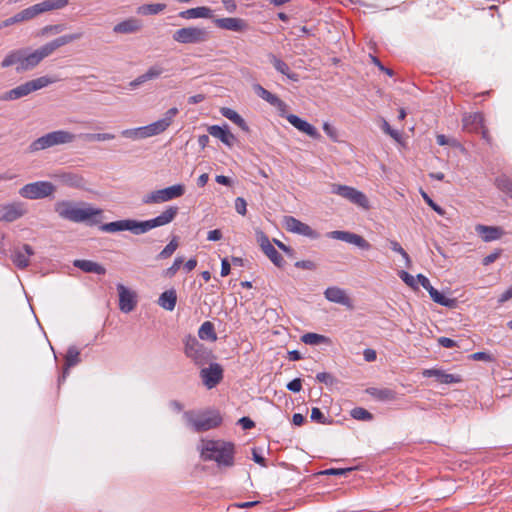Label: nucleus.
I'll list each match as a JSON object with an SVG mask.
<instances>
[{"label":"nucleus","instance_id":"nucleus-1","mask_svg":"<svg viewBox=\"0 0 512 512\" xmlns=\"http://www.w3.org/2000/svg\"><path fill=\"white\" fill-rule=\"evenodd\" d=\"M55 212L62 219L75 223L91 222L97 223V217L102 215V209L93 207L88 203H74L69 200H61L54 205Z\"/></svg>","mask_w":512,"mask_h":512},{"label":"nucleus","instance_id":"nucleus-2","mask_svg":"<svg viewBox=\"0 0 512 512\" xmlns=\"http://www.w3.org/2000/svg\"><path fill=\"white\" fill-rule=\"evenodd\" d=\"M198 450L202 460L215 461L219 467H231L234 464V445L230 442L202 439Z\"/></svg>","mask_w":512,"mask_h":512},{"label":"nucleus","instance_id":"nucleus-3","mask_svg":"<svg viewBox=\"0 0 512 512\" xmlns=\"http://www.w3.org/2000/svg\"><path fill=\"white\" fill-rule=\"evenodd\" d=\"M178 112L176 107L170 108L165 112L163 118L146 126L125 129L121 132V135L131 140H141L160 135L171 126Z\"/></svg>","mask_w":512,"mask_h":512},{"label":"nucleus","instance_id":"nucleus-4","mask_svg":"<svg viewBox=\"0 0 512 512\" xmlns=\"http://www.w3.org/2000/svg\"><path fill=\"white\" fill-rule=\"evenodd\" d=\"M82 37V33H74L60 36L35 50L26 49L25 67L26 71L35 68L43 59L50 56L58 48L69 44Z\"/></svg>","mask_w":512,"mask_h":512},{"label":"nucleus","instance_id":"nucleus-5","mask_svg":"<svg viewBox=\"0 0 512 512\" xmlns=\"http://www.w3.org/2000/svg\"><path fill=\"white\" fill-rule=\"evenodd\" d=\"M186 426L194 432H205L220 425L221 417L213 411H186L183 414Z\"/></svg>","mask_w":512,"mask_h":512},{"label":"nucleus","instance_id":"nucleus-6","mask_svg":"<svg viewBox=\"0 0 512 512\" xmlns=\"http://www.w3.org/2000/svg\"><path fill=\"white\" fill-rule=\"evenodd\" d=\"M77 138V135L67 130H55L49 132L29 145L30 152H37L45 150L58 145H65L73 143Z\"/></svg>","mask_w":512,"mask_h":512},{"label":"nucleus","instance_id":"nucleus-7","mask_svg":"<svg viewBox=\"0 0 512 512\" xmlns=\"http://www.w3.org/2000/svg\"><path fill=\"white\" fill-rule=\"evenodd\" d=\"M57 79L51 78L48 76H41L36 79L27 81L5 93H3L0 97L3 101H12L17 100L22 97H25L29 95L30 93L40 90L54 82H56Z\"/></svg>","mask_w":512,"mask_h":512},{"label":"nucleus","instance_id":"nucleus-8","mask_svg":"<svg viewBox=\"0 0 512 512\" xmlns=\"http://www.w3.org/2000/svg\"><path fill=\"white\" fill-rule=\"evenodd\" d=\"M209 31L204 27L188 26L176 30L172 38L175 42L188 44H202L209 40Z\"/></svg>","mask_w":512,"mask_h":512},{"label":"nucleus","instance_id":"nucleus-9","mask_svg":"<svg viewBox=\"0 0 512 512\" xmlns=\"http://www.w3.org/2000/svg\"><path fill=\"white\" fill-rule=\"evenodd\" d=\"M56 191V186L49 181H36L22 186L18 193L28 200H38L51 197Z\"/></svg>","mask_w":512,"mask_h":512},{"label":"nucleus","instance_id":"nucleus-10","mask_svg":"<svg viewBox=\"0 0 512 512\" xmlns=\"http://www.w3.org/2000/svg\"><path fill=\"white\" fill-rule=\"evenodd\" d=\"M185 193L182 184H176L167 188L151 191L142 198L143 204H160L181 197Z\"/></svg>","mask_w":512,"mask_h":512},{"label":"nucleus","instance_id":"nucleus-11","mask_svg":"<svg viewBox=\"0 0 512 512\" xmlns=\"http://www.w3.org/2000/svg\"><path fill=\"white\" fill-rule=\"evenodd\" d=\"M330 190L331 193L338 195L365 210L370 209V203L367 196L354 187L332 183L330 185Z\"/></svg>","mask_w":512,"mask_h":512},{"label":"nucleus","instance_id":"nucleus-12","mask_svg":"<svg viewBox=\"0 0 512 512\" xmlns=\"http://www.w3.org/2000/svg\"><path fill=\"white\" fill-rule=\"evenodd\" d=\"M185 355L196 365H204L211 358V351L200 343L194 336H187L184 341Z\"/></svg>","mask_w":512,"mask_h":512},{"label":"nucleus","instance_id":"nucleus-13","mask_svg":"<svg viewBox=\"0 0 512 512\" xmlns=\"http://www.w3.org/2000/svg\"><path fill=\"white\" fill-rule=\"evenodd\" d=\"M178 207L169 206L161 212L157 217L145 221H140L142 234L150 231L151 229L165 226L171 223L178 214Z\"/></svg>","mask_w":512,"mask_h":512},{"label":"nucleus","instance_id":"nucleus-14","mask_svg":"<svg viewBox=\"0 0 512 512\" xmlns=\"http://www.w3.org/2000/svg\"><path fill=\"white\" fill-rule=\"evenodd\" d=\"M101 230L107 233H115L119 231H130L135 235L142 234L140 221L133 219H124L114 222L105 223L101 226Z\"/></svg>","mask_w":512,"mask_h":512},{"label":"nucleus","instance_id":"nucleus-15","mask_svg":"<svg viewBox=\"0 0 512 512\" xmlns=\"http://www.w3.org/2000/svg\"><path fill=\"white\" fill-rule=\"evenodd\" d=\"M27 213L25 203L14 201L0 205V221L13 222Z\"/></svg>","mask_w":512,"mask_h":512},{"label":"nucleus","instance_id":"nucleus-16","mask_svg":"<svg viewBox=\"0 0 512 512\" xmlns=\"http://www.w3.org/2000/svg\"><path fill=\"white\" fill-rule=\"evenodd\" d=\"M283 225L289 232L303 235L311 239H316L319 237V234L315 230H313L309 225L296 219L295 217L285 216L283 219Z\"/></svg>","mask_w":512,"mask_h":512},{"label":"nucleus","instance_id":"nucleus-17","mask_svg":"<svg viewBox=\"0 0 512 512\" xmlns=\"http://www.w3.org/2000/svg\"><path fill=\"white\" fill-rule=\"evenodd\" d=\"M327 237L331 239L344 241L346 243L355 245L363 250H369L371 248L370 243L367 240H365L362 236L349 231H331L327 234Z\"/></svg>","mask_w":512,"mask_h":512},{"label":"nucleus","instance_id":"nucleus-18","mask_svg":"<svg viewBox=\"0 0 512 512\" xmlns=\"http://www.w3.org/2000/svg\"><path fill=\"white\" fill-rule=\"evenodd\" d=\"M119 309L124 313L133 311L137 305V294L123 284H117Z\"/></svg>","mask_w":512,"mask_h":512},{"label":"nucleus","instance_id":"nucleus-19","mask_svg":"<svg viewBox=\"0 0 512 512\" xmlns=\"http://www.w3.org/2000/svg\"><path fill=\"white\" fill-rule=\"evenodd\" d=\"M200 377L203 381V384L208 388H214L223 378V370L222 367L217 364H211L207 368H203L200 371Z\"/></svg>","mask_w":512,"mask_h":512},{"label":"nucleus","instance_id":"nucleus-20","mask_svg":"<svg viewBox=\"0 0 512 512\" xmlns=\"http://www.w3.org/2000/svg\"><path fill=\"white\" fill-rule=\"evenodd\" d=\"M324 296L328 301H330L332 303H336V304L342 305L347 308L353 307L352 300L349 297L347 291L338 286L328 287L324 291Z\"/></svg>","mask_w":512,"mask_h":512},{"label":"nucleus","instance_id":"nucleus-21","mask_svg":"<svg viewBox=\"0 0 512 512\" xmlns=\"http://www.w3.org/2000/svg\"><path fill=\"white\" fill-rule=\"evenodd\" d=\"M463 127L470 132H481L482 137L488 140V131L484 127V117L481 113H472L463 117Z\"/></svg>","mask_w":512,"mask_h":512},{"label":"nucleus","instance_id":"nucleus-22","mask_svg":"<svg viewBox=\"0 0 512 512\" xmlns=\"http://www.w3.org/2000/svg\"><path fill=\"white\" fill-rule=\"evenodd\" d=\"M52 177L60 184L71 188H83L86 184L83 176L76 172L61 171L53 174Z\"/></svg>","mask_w":512,"mask_h":512},{"label":"nucleus","instance_id":"nucleus-23","mask_svg":"<svg viewBox=\"0 0 512 512\" xmlns=\"http://www.w3.org/2000/svg\"><path fill=\"white\" fill-rule=\"evenodd\" d=\"M25 57H26V49H17L8 53L3 61L1 62V66L3 68H7L10 66H16V70L18 72L26 71L25 67Z\"/></svg>","mask_w":512,"mask_h":512},{"label":"nucleus","instance_id":"nucleus-24","mask_svg":"<svg viewBox=\"0 0 512 512\" xmlns=\"http://www.w3.org/2000/svg\"><path fill=\"white\" fill-rule=\"evenodd\" d=\"M214 23L220 29L233 32H243L248 28L246 21L237 17L216 18Z\"/></svg>","mask_w":512,"mask_h":512},{"label":"nucleus","instance_id":"nucleus-25","mask_svg":"<svg viewBox=\"0 0 512 512\" xmlns=\"http://www.w3.org/2000/svg\"><path fill=\"white\" fill-rule=\"evenodd\" d=\"M285 118L297 130L307 134L308 136H310L313 139L320 138V133L318 132V130L313 125H311L307 121L301 119L297 115L288 114L285 116Z\"/></svg>","mask_w":512,"mask_h":512},{"label":"nucleus","instance_id":"nucleus-26","mask_svg":"<svg viewBox=\"0 0 512 512\" xmlns=\"http://www.w3.org/2000/svg\"><path fill=\"white\" fill-rule=\"evenodd\" d=\"M34 254V250L30 245H23L21 248L14 250L12 254L13 263L20 269L29 266L30 257Z\"/></svg>","mask_w":512,"mask_h":512},{"label":"nucleus","instance_id":"nucleus-27","mask_svg":"<svg viewBox=\"0 0 512 512\" xmlns=\"http://www.w3.org/2000/svg\"><path fill=\"white\" fill-rule=\"evenodd\" d=\"M208 133L219 139L223 144L228 147H232L236 141V137L229 131L228 126L224 125L223 127L218 125H212L208 127Z\"/></svg>","mask_w":512,"mask_h":512},{"label":"nucleus","instance_id":"nucleus-28","mask_svg":"<svg viewBox=\"0 0 512 512\" xmlns=\"http://www.w3.org/2000/svg\"><path fill=\"white\" fill-rule=\"evenodd\" d=\"M142 29V22L134 17L125 19L113 27V32L116 34H132L139 32Z\"/></svg>","mask_w":512,"mask_h":512},{"label":"nucleus","instance_id":"nucleus-29","mask_svg":"<svg viewBox=\"0 0 512 512\" xmlns=\"http://www.w3.org/2000/svg\"><path fill=\"white\" fill-rule=\"evenodd\" d=\"M422 374L424 377H434L436 381L442 384H452L461 381L459 376L446 373L441 369H425Z\"/></svg>","mask_w":512,"mask_h":512},{"label":"nucleus","instance_id":"nucleus-30","mask_svg":"<svg viewBox=\"0 0 512 512\" xmlns=\"http://www.w3.org/2000/svg\"><path fill=\"white\" fill-rule=\"evenodd\" d=\"M475 231L481 236L485 242L498 240L503 235V230L500 227L477 225Z\"/></svg>","mask_w":512,"mask_h":512},{"label":"nucleus","instance_id":"nucleus-31","mask_svg":"<svg viewBox=\"0 0 512 512\" xmlns=\"http://www.w3.org/2000/svg\"><path fill=\"white\" fill-rule=\"evenodd\" d=\"M179 16L183 19L212 18L213 11L209 7L200 6L181 11Z\"/></svg>","mask_w":512,"mask_h":512},{"label":"nucleus","instance_id":"nucleus-32","mask_svg":"<svg viewBox=\"0 0 512 512\" xmlns=\"http://www.w3.org/2000/svg\"><path fill=\"white\" fill-rule=\"evenodd\" d=\"M73 265L86 273H94L98 275L106 273V269L102 265L91 260L77 259L73 262Z\"/></svg>","mask_w":512,"mask_h":512},{"label":"nucleus","instance_id":"nucleus-33","mask_svg":"<svg viewBox=\"0 0 512 512\" xmlns=\"http://www.w3.org/2000/svg\"><path fill=\"white\" fill-rule=\"evenodd\" d=\"M254 91L260 98L267 101L269 104L273 106H276L278 108H284L286 106L281 99H279L276 95L272 94L259 84L254 85Z\"/></svg>","mask_w":512,"mask_h":512},{"label":"nucleus","instance_id":"nucleus-34","mask_svg":"<svg viewBox=\"0 0 512 512\" xmlns=\"http://www.w3.org/2000/svg\"><path fill=\"white\" fill-rule=\"evenodd\" d=\"M177 302L176 291L171 289L163 292L158 300V304L167 311H173Z\"/></svg>","mask_w":512,"mask_h":512},{"label":"nucleus","instance_id":"nucleus-35","mask_svg":"<svg viewBox=\"0 0 512 512\" xmlns=\"http://www.w3.org/2000/svg\"><path fill=\"white\" fill-rule=\"evenodd\" d=\"M80 362V352L79 350L72 346L69 347L66 355H65V368L63 372L62 379L64 380L69 372V368L77 365Z\"/></svg>","mask_w":512,"mask_h":512},{"label":"nucleus","instance_id":"nucleus-36","mask_svg":"<svg viewBox=\"0 0 512 512\" xmlns=\"http://www.w3.org/2000/svg\"><path fill=\"white\" fill-rule=\"evenodd\" d=\"M369 395L380 401H393L396 399V392L389 388H369L367 390Z\"/></svg>","mask_w":512,"mask_h":512},{"label":"nucleus","instance_id":"nucleus-37","mask_svg":"<svg viewBox=\"0 0 512 512\" xmlns=\"http://www.w3.org/2000/svg\"><path fill=\"white\" fill-rule=\"evenodd\" d=\"M270 62L274 66V68L281 74L286 75L289 79L293 81H298V75L296 73L291 72L289 66L282 61L281 59L277 58L275 55L269 56Z\"/></svg>","mask_w":512,"mask_h":512},{"label":"nucleus","instance_id":"nucleus-38","mask_svg":"<svg viewBox=\"0 0 512 512\" xmlns=\"http://www.w3.org/2000/svg\"><path fill=\"white\" fill-rule=\"evenodd\" d=\"M221 114L232 121L234 124H236L238 127H240L242 130L247 131L248 126L245 122V120L233 109L228 107H223L220 110Z\"/></svg>","mask_w":512,"mask_h":512},{"label":"nucleus","instance_id":"nucleus-39","mask_svg":"<svg viewBox=\"0 0 512 512\" xmlns=\"http://www.w3.org/2000/svg\"><path fill=\"white\" fill-rule=\"evenodd\" d=\"M198 336L202 340L214 342L217 340L214 325L210 321H205L198 330Z\"/></svg>","mask_w":512,"mask_h":512},{"label":"nucleus","instance_id":"nucleus-40","mask_svg":"<svg viewBox=\"0 0 512 512\" xmlns=\"http://www.w3.org/2000/svg\"><path fill=\"white\" fill-rule=\"evenodd\" d=\"M301 341L306 345H320V344H329L330 339L324 335L317 334V333H306L301 336Z\"/></svg>","mask_w":512,"mask_h":512},{"label":"nucleus","instance_id":"nucleus-41","mask_svg":"<svg viewBox=\"0 0 512 512\" xmlns=\"http://www.w3.org/2000/svg\"><path fill=\"white\" fill-rule=\"evenodd\" d=\"M166 8L165 4L162 3H152V4H145L138 8L137 12L138 14L142 15H156L162 12Z\"/></svg>","mask_w":512,"mask_h":512},{"label":"nucleus","instance_id":"nucleus-42","mask_svg":"<svg viewBox=\"0 0 512 512\" xmlns=\"http://www.w3.org/2000/svg\"><path fill=\"white\" fill-rule=\"evenodd\" d=\"M428 293H429L430 297L432 298V300L435 303L440 304V305L445 306V307H452L453 306L454 300L446 297L445 295H443L441 292H439L434 287L431 288L428 291Z\"/></svg>","mask_w":512,"mask_h":512},{"label":"nucleus","instance_id":"nucleus-43","mask_svg":"<svg viewBox=\"0 0 512 512\" xmlns=\"http://www.w3.org/2000/svg\"><path fill=\"white\" fill-rule=\"evenodd\" d=\"M165 68L160 63H155L151 65L144 73V78L146 81L155 80L162 76V74L165 72Z\"/></svg>","mask_w":512,"mask_h":512},{"label":"nucleus","instance_id":"nucleus-44","mask_svg":"<svg viewBox=\"0 0 512 512\" xmlns=\"http://www.w3.org/2000/svg\"><path fill=\"white\" fill-rule=\"evenodd\" d=\"M179 246L177 237H173L172 240L163 248V250L157 255L158 260H163L171 257Z\"/></svg>","mask_w":512,"mask_h":512},{"label":"nucleus","instance_id":"nucleus-45","mask_svg":"<svg viewBox=\"0 0 512 512\" xmlns=\"http://www.w3.org/2000/svg\"><path fill=\"white\" fill-rule=\"evenodd\" d=\"M264 254L273 262V264L277 267H283L285 261L283 257L278 253L275 247L272 245L266 250L263 251Z\"/></svg>","mask_w":512,"mask_h":512},{"label":"nucleus","instance_id":"nucleus-46","mask_svg":"<svg viewBox=\"0 0 512 512\" xmlns=\"http://www.w3.org/2000/svg\"><path fill=\"white\" fill-rule=\"evenodd\" d=\"M496 187L505 194L512 191V179L507 176H500L495 180Z\"/></svg>","mask_w":512,"mask_h":512},{"label":"nucleus","instance_id":"nucleus-47","mask_svg":"<svg viewBox=\"0 0 512 512\" xmlns=\"http://www.w3.org/2000/svg\"><path fill=\"white\" fill-rule=\"evenodd\" d=\"M351 416L356 420L370 421L373 419V415L362 407H356L352 409Z\"/></svg>","mask_w":512,"mask_h":512},{"label":"nucleus","instance_id":"nucleus-48","mask_svg":"<svg viewBox=\"0 0 512 512\" xmlns=\"http://www.w3.org/2000/svg\"><path fill=\"white\" fill-rule=\"evenodd\" d=\"M390 248L400 254L402 256V258L405 260V264L407 267H410L411 265V259L409 257V255L407 254V252L402 248V246L395 240H390Z\"/></svg>","mask_w":512,"mask_h":512},{"label":"nucleus","instance_id":"nucleus-49","mask_svg":"<svg viewBox=\"0 0 512 512\" xmlns=\"http://www.w3.org/2000/svg\"><path fill=\"white\" fill-rule=\"evenodd\" d=\"M63 30H64V25H62V24L47 25L39 31V35L40 36L55 35V34L61 33Z\"/></svg>","mask_w":512,"mask_h":512},{"label":"nucleus","instance_id":"nucleus-50","mask_svg":"<svg viewBox=\"0 0 512 512\" xmlns=\"http://www.w3.org/2000/svg\"><path fill=\"white\" fill-rule=\"evenodd\" d=\"M85 139L88 141H108L115 138V135L112 133H95V134H85Z\"/></svg>","mask_w":512,"mask_h":512},{"label":"nucleus","instance_id":"nucleus-51","mask_svg":"<svg viewBox=\"0 0 512 512\" xmlns=\"http://www.w3.org/2000/svg\"><path fill=\"white\" fill-rule=\"evenodd\" d=\"M19 18L21 21H26L34 18L35 16L39 15L36 5L30 6L19 13Z\"/></svg>","mask_w":512,"mask_h":512},{"label":"nucleus","instance_id":"nucleus-52","mask_svg":"<svg viewBox=\"0 0 512 512\" xmlns=\"http://www.w3.org/2000/svg\"><path fill=\"white\" fill-rule=\"evenodd\" d=\"M182 265H183V258L182 257L175 258L173 264L164 271V275L166 277H173Z\"/></svg>","mask_w":512,"mask_h":512},{"label":"nucleus","instance_id":"nucleus-53","mask_svg":"<svg viewBox=\"0 0 512 512\" xmlns=\"http://www.w3.org/2000/svg\"><path fill=\"white\" fill-rule=\"evenodd\" d=\"M420 194L422 196V198L424 199V201L439 215L443 216L445 214V211L443 208H441L439 205H437L430 197L429 195L421 190L420 191Z\"/></svg>","mask_w":512,"mask_h":512},{"label":"nucleus","instance_id":"nucleus-54","mask_svg":"<svg viewBox=\"0 0 512 512\" xmlns=\"http://www.w3.org/2000/svg\"><path fill=\"white\" fill-rule=\"evenodd\" d=\"M256 240L261 247L262 251L266 250L272 243L270 242L268 236L262 231H256Z\"/></svg>","mask_w":512,"mask_h":512},{"label":"nucleus","instance_id":"nucleus-55","mask_svg":"<svg viewBox=\"0 0 512 512\" xmlns=\"http://www.w3.org/2000/svg\"><path fill=\"white\" fill-rule=\"evenodd\" d=\"M398 275L406 285L413 289H417V281L411 274L406 271H399Z\"/></svg>","mask_w":512,"mask_h":512},{"label":"nucleus","instance_id":"nucleus-56","mask_svg":"<svg viewBox=\"0 0 512 512\" xmlns=\"http://www.w3.org/2000/svg\"><path fill=\"white\" fill-rule=\"evenodd\" d=\"M235 210L237 211V213H239L242 216L246 215L247 203L244 198L237 197L235 199Z\"/></svg>","mask_w":512,"mask_h":512},{"label":"nucleus","instance_id":"nucleus-57","mask_svg":"<svg viewBox=\"0 0 512 512\" xmlns=\"http://www.w3.org/2000/svg\"><path fill=\"white\" fill-rule=\"evenodd\" d=\"M382 129L385 133L389 134L394 140L400 141L401 134L400 132L392 129L387 121H383Z\"/></svg>","mask_w":512,"mask_h":512},{"label":"nucleus","instance_id":"nucleus-58","mask_svg":"<svg viewBox=\"0 0 512 512\" xmlns=\"http://www.w3.org/2000/svg\"><path fill=\"white\" fill-rule=\"evenodd\" d=\"M310 417L313 421H316L318 423L326 422V417L324 416L322 411L317 407L312 408Z\"/></svg>","mask_w":512,"mask_h":512},{"label":"nucleus","instance_id":"nucleus-59","mask_svg":"<svg viewBox=\"0 0 512 512\" xmlns=\"http://www.w3.org/2000/svg\"><path fill=\"white\" fill-rule=\"evenodd\" d=\"M475 361H486L491 362L493 357L486 352H476L470 356Z\"/></svg>","mask_w":512,"mask_h":512},{"label":"nucleus","instance_id":"nucleus-60","mask_svg":"<svg viewBox=\"0 0 512 512\" xmlns=\"http://www.w3.org/2000/svg\"><path fill=\"white\" fill-rule=\"evenodd\" d=\"M352 471V468H347V469H342V468H331V469H327L323 472H321V474H324V475H345L346 473Z\"/></svg>","mask_w":512,"mask_h":512},{"label":"nucleus","instance_id":"nucleus-61","mask_svg":"<svg viewBox=\"0 0 512 512\" xmlns=\"http://www.w3.org/2000/svg\"><path fill=\"white\" fill-rule=\"evenodd\" d=\"M287 389L292 392H299L302 389V383L300 378H296L287 384Z\"/></svg>","mask_w":512,"mask_h":512},{"label":"nucleus","instance_id":"nucleus-62","mask_svg":"<svg viewBox=\"0 0 512 512\" xmlns=\"http://www.w3.org/2000/svg\"><path fill=\"white\" fill-rule=\"evenodd\" d=\"M35 5L37 7V10H38L39 14L44 13V12H48V11H52L51 1L50 0H45V1L37 3Z\"/></svg>","mask_w":512,"mask_h":512},{"label":"nucleus","instance_id":"nucleus-63","mask_svg":"<svg viewBox=\"0 0 512 512\" xmlns=\"http://www.w3.org/2000/svg\"><path fill=\"white\" fill-rule=\"evenodd\" d=\"M436 140H437V143H438L440 146H444V145H452V146H456V144H457L456 140H450V139H448V138H447L445 135H443V134H439V135H437Z\"/></svg>","mask_w":512,"mask_h":512},{"label":"nucleus","instance_id":"nucleus-64","mask_svg":"<svg viewBox=\"0 0 512 512\" xmlns=\"http://www.w3.org/2000/svg\"><path fill=\"white\" fill-rule=\"evenodd\" d=\"M512 298V285L506 290L504 291L500 297L498 298V302L500 304H503L505 303L506 301L510 300Z\"/></svg>","mask_w":512,"mask_h":512}]
</instances>
